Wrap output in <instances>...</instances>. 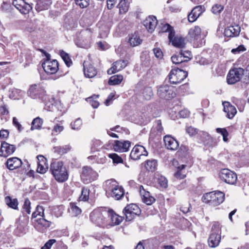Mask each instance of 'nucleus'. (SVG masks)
<instances>
[{
  "label": "nucleus",
  "instance_id": "f257e3e1",
  "mask_svg": "<svg viewBox=\"0 0 249 249\" xmlns=\"http://www.w3.org/2000/svg\"><path fill=\"white\" fill-rule=\"evenodd\" d=\"M50 170L55 179L59 182H64L68 180L69 174L63 162L54 161L51 164Z\"/></svg>",
  "mask_w": 249,
  "mask_h": 249
},
{
  "label": "nucleus",
  "instance_id": "f03ea898",
  "mask_svg": "<svg viewBox=\"0 0 249 249\" xmlns=\"http://www.w3.org/2000/svg\"><path fill=\"white\" fill-rule=\"evenodd\" d=\"M202 199L204 203L213 206H216L224 201L225 194L221 191H213L204 194Z\"/></svg>",
  "mask_w": 249,
  "mask_h": 249
},
{
  "label": "nucleus",
  "instance_id": "7ed1b4c3",
  "mask_svg": "<svg viewBox=\"0 0 249 249\" xmlns=\"http://www.w3.org/2000/svg\"><path fill=\"white\" fill-rule=\"evenodd\" d=\"M107 210L105 208H100L94 210L90 214L91 221L99 227L106 226L107 216L108 215Z\"/></svg>",
  "mask_w": 249,
  "mask_h": 249
},
{
  "label": "nucleus",
  "instance_id": "20e7f679",
  "mask_svg": "<svg viewBox=\"0 0 249 249\" xmlns=\"http://www.w3.org/2000/svg\"><path fill=\"white\" fill-rule=\"evenodd\" d=\"M29 96L33 99H39L45 102L47 95L44 87L40 84L32 85L28 91Z\"/></svg>",
  "mask_w": 249,
  "mask_h": 249
},
{
  "label": "nucleus",
  "instance_id": "39448f33",
  "mask_svg": "<svg viewBox=\"0 0 249 249\" xmlns=\"http://www.w3.org/2000/svg\"><path fill=\"white\" fill-rule=\"evenodd\" d=\"M221 229L217 223H214L212 228V233L208 238V244L211 248L217 247L221 240Z\"/></svg>",
  "mask_w": 249,
  "mask_h": 249
},
{
  "label": "nucleus",
  "instance_id": "423d86ee",
  "mask_svg": "<svg viewBox=\"0 0 249 249\" xmlns=\"http://www.w3.org/2000/svg\"><path fill=\"white\" fill-rule=\"evenodd\" d=\"M92 31L90 29H87L81 32L80 36L75 41L76 45L80 48H88L89 47Z\"/></svg>",
  "mask_w": 249,
  "mask_h": 249
},
{
  "label": "nucleus",
  "instance_id": "0eeeda50",
  "mask_svg": "<svg viewBox=\"0 0 249 249\" xmlns=\"http://www.w3.org/2000/svg\"><path fill=\"white\" fill-rule=\"evenodd\" d=\"M244 70L241 68L231 69L227 76L228 84L232 85L239 81L244 74Z\"/></svg>",
  "mask_w": 249,
  "mask_h": 249
},
{
  "label": "nucleus",
  "instance_id": "6e6552de",
  "mask_svg": "<svg viewBox=\"0 0 249 249\" xmlns=\"http://www.w3.org/2000/svg\"><path fill=\"white\" fill-rule=\"evenodd\" d=\"M188 75L187 72L180 69L172 70L169 79L171 83L177 84L183 80Z\"/></svg>",
  "mask_w": 249,
  "mask_h": 249
},
{
  "label": "nucleus",
  "instance_id": "1a4fd4ad",
  "mask_svg": "<svg viewBox=\"0 0 249 249\" xmlns=\"http://www.w3.org/2000/svg\"><path fill=\"white\" fill-rule=\"evenodd\" d=\"M219 176L222 180L230 184H234L237 179L236 173L228 169H222Z\"/></svg>",
  "mask_w": 249,
  "mask_h": 249
},
{
  "label": "nucleus",
  "instance_id": "9d476101",
  "mask_svg": "<svg viewBox=\"0 0 249 249\" xmlns=\"http://www.w3.org/2000/svg\"><path fill=\"white\" fill-rule=\"evenodd\" d=\"M141 212L139 206L135 204H130L127 205L123 211L127 221H131L136 216L139 215Z\"/></svg>",
  "mask_w": 249,
  "mask_h": 249
},
{
  "label": "nucleus",
  "instance_id": "9b49d317",
  "mask_svg": "<svg viewBox=\"0 0 249 249\" xmlns=\"http://www.w3.org/2000/svg\"><path fill=\"white\" fill-rule=\"evenodd\" d=\"M98 176L97 173L94 171L91 167L84 166L83 167L81 174V178L83 181L86 183H89L95 179Z\"/></svg>",
  "mask_w": 249,
  "mask_h": 249
},
{
  "label": "nucleus",
  "instance_id": "f8f14e48",
  "mask_svg": "<svg viewBox=\"0 0 249 249\" xmlns=\"http://www.w3.org/2000/svg\"><path fill=\"white\" fill-rule=\"evenodd\" d=\"M157 93L160 98L166 100L171 99L176 95L173 87L167 85L160 86L158 89Z\"/></svg>",
  "mask_w": 249,
  "mask_h": 249
},
{
  "label": "nucleus",
  "instance_id": "ddd939ff",
  "mask_svg": "<svg viewBox=\"0 0 249 249\" xmlns=\"http://www.w3.org/2000/svg\"><path fill=\"white\" fill-rule=\"evenodd\" d=\"M148 152L145 147L141 145H136L132 149L130 154V157L133 160H138L143 156H147Z\"/></svg>",
  "mask_w": 249,
  "mask_h": 249
},
{
  "label": "nucleus",
  "instance_id": "4468645a",
  "mask_svg": "<svg viewBox=\"0 0 249 249\" xmlns=\"http://www.w3.org/2000/svg\"><path fill=\"white\" fill-rule=\"evenodd\" d=\"M13 4L22 14H27L32 9L31 5L24 0H13Z\"/></svg>",
  "mask_w": 249,
  "mask_h": 249
},
{
  "label": "nucleus",
  "instance_id": "2eb2a0df",
  "mask_svg": "<svg viewBox=\"0 0 249 249\" xmlns=\"http://www.w3.org/2000/svg\"><path fill=\"white\" fill-rule=\"evenodd\" d=\"M168 38L174 47L179 49L185 48L186 44L184 38L180 36H175V32H170L168 34Z\"/></svg>",
  "mask_w": 249,
  "mask_h": 249
},
{
  "label": "nucleus",
  "instance_id": "dca6fc26",
  "mask_svg": "<svg viewBox=\"0 0 249 249\" xmlns=\"http://www.w3.org/2000/svg\"><path fill=\"white\" fill-rule=\"evenodd\" d=\"M131 145V142L129 141L116 140L112 143V147L116 152H125L128 151Z\"/></svg>",
  "mask_w": 249,
  "mask_h": 249
},
{
  "label": "nucleus",
  "instance_id": "f3484780",
  "mask_svg": "<svg viewBox=\"0 0 249 249\" xmlns=\"http://www.w3.org/2000/svg\"><path fill=\"white\" fill-rule=\"evenodd\" d=\"M42 66L44 71L50 74L55 73L58 69V64L56 60L47 59L42 63Z\"/></svg>",
  "mask_w": 249,
  "mask_h": 249
},
{
  "label": "nucleus",
  "instance_id": "a211bd4d",
  "mask_svg": "<svg viewBox=\"0 0 249 249\" xmlns=\"http://www.w3.org/2000/svg\"><path fill=\"white\" fill-rule=\"evenodd\" d=\"M107 212L108 215L107 216L106 226L119 225L123 221V217L116 214L112 210H107Z\"/></svg>",
  "mask_w": 249,
  "mask_h": 249
},
{
  "label": "nucleus",
  "instance_id": "6ab92c4d",
  "mask_svg": "<svg viewBox=\"0 0 249 249\" xmlns=\"http://www.w3.org/2000/svg\"><path fill=\"white\" fill-rule=\"evenodd\" d=\"M16 149V147L15 145L10 144L5 142H3L1 144L0 156L7 157L12 154L15 151Z\"/></svg>",
  "mask_w": 249,
  "mask_h": 249
},
{
  "label": "nucleus",
  "instance_id": "aec40b11",
  "mask_svg": "<svg viewBox=\"0 0 249 249\" xmlns=\"http://www.w3.org/2000/svg\"><path fill=\"white\" fill-rule=\"evenodd\" d=\"M139 192L142 201L147 205H150L155 201V198L149 192L145 190L143 186H140Z\"/></svg>",
  "mask_w": 249,
  "mask_h": 249
},
{
  "label": "nucleus",
  "instance_id": "412c9836",
  "mask_svg": "<svg viewBox=\"0 0 249 249\" xmlns=\"http://www.w3.org/2000/svg\"><path fill=\"white\" fill-rule=\"evenodd\" d=\"M163 141L166 147L168 150L175 151L179 147L178 141L170 135L164 136Z\"/></svg>",
  "mask_w": 249,
  "mask_h": 249
},
{
  "label": "nucleus",
  "instance_id": "4be33fe9",
  "mask_svg": "<svg viewBox=\"0 0 249 249\" xmlns=\"http://www.w3.org/2000/svg\"><path fill=\"white\" fill-rule=\"evenodd\" d=\"M173 164L177 168V171L174 174L175 177L180 179L185 178L186 176L185 168L187 167V165L185 164L180 165L176 160L173 161Z\"/></svg>",
  "mask_w": 249,
  "mask_h": 249
},
{
  "label": "nucleus",
  "instance_id": "5701e85b",
  "mask_svg": "<svg viewBox=\"0 0 249 249\" xmlns=\"http://www.w3.org/2000/svg\"><path fill=\"white\" fill-rule=\"evenodd\" d=\"M127 64L126 61L119 60L113 63L112 67L107 71L108 74L116 73L124 69Z\"/></svg>",
  "mask_w": 249,
  "mask_h": 249
},
{
  "label": "nucleus",
  "instance_id": "b1692460",
  "mask_svg": "<svg viewBox=\"0 0 249 249\" xmlns=\"http://www.w3.org/2000/svg\"><path fill=\"white\" fill-rule=\"evenodd\" d=\"M158 21L155 16H150L147 17L143 22V25L146 29L152 33L155 29Z\"/></svg>",
  "mask_w": 249,
  "mask_h": 249
},
{
  "label": "nucleus",
  "instance_id": "393cba45",
  "mask_svg": "<svg viewBox=\"0 0 249 249\" xmlns=\"http://www.w3.org/2000/svg\"><path fill=\"white\" fill-rule=\"evenodd\" d=\"M240 31V27L239 25H231L225 28L224 35L227 37L237 36L239 35Z\"/></svg>",
  "mask_w": 249,
  "mask_h": 249
},
{
  "label": "nucleus",
  "instance_id": "a878e982",
  "mask_svg": "<svg viewBox=\"0 0 249 249\" xmlns=\"http://www.w3.org/2000/svg\"><path fill=\"white\" fill-rule=\"evenodd\" d=\"M18 26L21 30L29 33L33 32L36 29L34 24L29 20H19Z\"/></svg>",
  "mask_w": 249,
  "mask_h": 249
},
{
  "label": "nucleus",
  "instance_id": "bb28decb",
  "mask_svg": "<svg viewBox=\"0 0 249 249\" xmlns=\"http://www.w3.org/2000/svg\"><path fill=\"white\" fill-rule=\"evenodd\" d=\"M22 164L20 159L17 157L9 158L6 162L8 169L13 170L20 167Z\"/></svg>",
  "mask_w": 249,
  "mask_h": 249
},
{
  "label": "nucleus",
  "instance_id": "cd10ccee",
  "mask_svg": "<svg viewBox=\"0 0 249 249\" xmlns=\"http://www.w3.org/2000/svg\"><path fill=\"white\" fill-rule=\"evenodd\" d=\"M37 159L38 161L37 172L40 174H44L48 168V165L46 163L47 159L41 155L37 156Z\"/></svg>",
  "mask_w": 249,
  "mask_h": 249
},
{
  "label": "nucleus",
  "instance_id": "c85d7f7f",
  "mask_svg": "<svg viewBox=\"0 0 249 249\" xmlns=\"http://www.w3.org/2000/svg\"><path fill=\"white\" fill-rule=\"evenodd\" d=\"M223 105L224 111L227 113V117L230 119H232L237 113L236 108L228 102H224Z\"/></svg>",
  "mask_w": 249,
  "mask_h": 249
},
{
  "label": "nucleus",
  "instance_id": "c756f323",
  "mask_svg": "<svg viewBox=\"0 0 249 249\" xmlns=\"http://www.w3.org/2000/svg\"><path fill=\"white\" fill-rule=\"evenodd\" d=\"M84 72L86 77L92 78L96 75L97 71L92 65L88 64L86 62H84Z\"/></svg>",
  "mask_w": 249,
  "mask_h": 249
},
{
  "label": "nucleus",
  "instance_id": "7c9ffc66",
  "mask_svg": "<svg viewBox=\"0 0 249 249\" xmlns=\"http://www.w3.org/2000/svg\"><path fill=\"white\" fill-rule=\"evenodd\" d=\"M124 195V189L120 186H117L116 188L108 193L107 196L112 197L116 200L120 199Z\"/></svg>",
  "mask_w": 249,
  "mask_h": 249
},
{
  "label": "nucleus",
  "instance_id": "2f4dec72",
  "mask_svg": "<svg viewBox=\"0 0 249 249\" xmlns=\"http://www.w3.org/2000/svg\"><path fill=\"white\" fill-rule=\"evenodd\" d=\"M51 222L44 218L38 219L36 223V228L40 231H43L51 225Z\"/></svg>",
  "mask_w": 249,
  "mask_h": 249
},
{
  "label": "nucleus",
  "instance_id": "473e14b6",
  "mask_svg": "<svg viewBox=\"0 0 249 249\" xmlns=\"http://www.w3.org/2000/svg\"><path fill=\"white\" fill-rule=\"evenodd\" d=\"M51 3V0H38L36 5V9L38 12L47 10Z\"/></svg>",
  "mask_w": 249,
  "mask_h": 249
},
{
  "label": "nucleus",
  "instance_id": "72a5a7b5",
  "mask_svg": "<svg viewBox=\"0 0 249 249\" xmlns=\"http://www.w3.org/2000/svg\"><path fill=\"white\" fill-rule=\"evenodd\" d=\"M118 186L117 182L113 179L106 180L104 184V187L105 190L106 191V195L110 193L111 191L114 190Z\"/></svg>",
  "mask_w": 249,
  "mask_h": 249
},
{
  "label": "nucleus",
  "instance_id": "f704fd0d",
  "mask_svg": "<svg viewBox=\"0 0 249 249\" xmlns=\"http://www.w3.org/2000/svg\"><path fill=\"white\" fill-rule=\"evenodd\" d=\"M188 34L190 37V39L204 36L201 34V29L198 26H195V27L191 28L189 31Z\"/></svg>",
  "mask_w": 249,
  "mask_h": 249
},
{
  "label": "nucleus",
  "instance_id": "c9c22d12",
  "mask_svg": "<svg viewBox=\"0 0 249 249\" xmlns=\"http://www.w3.org/2000/svg\"><path fill=\"white\" fill-rule=\"evenodd\" d=\"M128 41L131 46L135 47L140 44L142 42V40L139 36L135 33L129 36Z\"/></svg>",
  "mask_w": 249,
  "mask_h": 249
},
{
  "label": "nucleus",
  "instance_id": "e433bc0d",
  "mask_svg": "<svg viewBox=\"0 0 249 249\" xmlns=\"http://www.w3.org/2000/svg\"><path fill=\"white\" fill-rule=\"evenodd\" d=\"M193 46L195 48H199L203 46L205 43L204 36L191 39Z\"/></svg>",
  "mask_w": 249,
  "mask_h": 249
},
{
  "label": "nucleus",
  "instance_id": "4c0bfd02",
  "mask_svg": "<svg viewBox=\"0 0 249 249\" xmlns=\"http://www.w3.org/2000/svg\"><path fill=\"white\" fill-rule=\"evenodd\" d=\"M144 166L147 170L153 172L156 169L157 161L154 159L147 160Z\"/></svg>",
  "mask_w": 249,
  "mask_h": 249
},
{
  "label": "nucleus",
  "instance_id": "58836bf2",
  "mask_svg": "<svg viewBox=\"0 0 249 249\" xmlns=\"http://www.w3.org/2000/svg\"><path fill=\"white\" fill-rule=\"evenodd\" d=\"M43 123V120L40 117H38L35 118L32 122L31 130L40 129Z\"/></svg>",
  "mask_w": 249,
  "mask_h": 249
},
{
  "label": "nucleus",
  "instance_id": "ea45409f",
  "mask_svg": "<svg viewBox=\"0 0 249 249\" xmlns=\"http://www.w3.org/2000/svg\"><path fill=\"white\" fill-rule=\"evenodd\" d=\"M123 79V76L120 74L112 76L109 78L108 83L109 85H118L121 83Z\"/></svg>",
  "mask_w": 249,
  "mask_h": 249
},
{
  "label": "nucleus",
  "instance_id": "a19ab883",
  "mask_svg": "<svg viewBox=\"0 0 249 249\" xmlns=\"http://www.w3.org/2000/svg\"><path fill=\"white\" fill-rule=\"evenodd\" d=\"M71 146L69 144L62 146H56L54 147V152L59 154L63 155L67 153L71 149Z\"/></svg>",
  "mask_w": 249,
  "mask_h": 249
},
{
  "label": "nucleus",
  "instance_id": "79ce46f5",
  "mask_svg": "<svg viewBox=\"0 0 249 249\" xmlns=\"http://www.w3.org/2000/svg\"><path fill=\"white\" fill-rule=\"evenodd\" d=\"M117 7L119 9L120 14H124L128 11L129 5L126 0H120Z\"/></svg>",
  "mask_w": 249,
  "mask_h": 249
},
{
  "label": "nucleus",
  "instance_id": "37998d69",
  "mask_svg": "<svg viewBox=\"0 0 249 249\" xmlns=\"http://www.w3.org/2000/svg\"><path fill=\"white\" fill-rule=\"evenodd\" d=\"M5 201L9 207L13 209L18 208V201L16 198L12 199L11 197L7 196L5 198Z\"/></svg>",
  "mask_w": 249,
  "mask_h": 249
},
{
  "label": "nucleus",
  "instance_id": "c03bdc74",
  "mask_svg": "<svg viewBox=\"0 0 249 249\" xmlns=\"http://www.w3.org/2000/svg\"><path fill=\"white\" fill-rule=\"evenodd\" d=\"M25 92L19 89H15L12 90L10 97L14 100L19 99L20 98L24 96Z\"/></svg>",
  "mask_w": 249,
  "mask_h": 249
},
{
  "label": "nucleus",
  "instance_id": "a18cd8bd",
  "mask_svg": "<svg viewBox=\"0 0 249 249\" xmlns=\"http://www.w3.org/2000/svg\"><path fill=\"white\" fill-rule=\"evenodd\" d=\"M179 53L180 56H182V58L184 60V62H188L190 61L193 57L191 51L189 50H185L184 49H180Z\"/></svg>",
  "mask_w": 249,
  "mask_h": 249
},
{
  "label": "nucleus",
  "instance_id": "49530a36",
  "mask_svg": "<svg viewBox=\"0 0 249 249\" xmlns=\"http://www.w3.org/2000/svg\"><path fill=\"white\" fill-rule=\"evenodd\" d=\"M22 213L23 215L29 214L31 213V202L28 198L24 200Z\"/></svg>",
  "mask_w": 249,
  "mask_h": 249
},
{
  "label": "nucleus",
  "instance_id": "de8ad7c7",
  "mask_svg": "<svg viewBox=\"0 0 249 249\" xmlns=\"http://www.w3.org/2000/svg\"><path fill=\"white\" fill-rule=\"evenodd\" d=\"M91 145L92 151H98L102 147L103 142L99 140H93L91 142Z\"/></svg>",
  "mask_w": 249,
  "mask_h": 249
},
{
  "label": "nucleus",
  "instance_id": "09e8293b",
  "mask_svg": "<svg viewBox=\"0 0 249 249\" xmlns=\"http://www.w3.org/2000/svg\"><path fill=\"white\" fill-rule=\"evenodd\" d=\"M60 55L64 62L68 67H70L72 64V61L70 58L69 54L63 51L60 52Z\"/></svg>",
  "mask_w": 249,
  "mask_h": 249
},
{
  "label": "nucleus",
  "instance_id": "8fccbe9b",
  "mask_svg": "<svg viewBox=\"0 0 249 249\" xmlns=\"http://www.w3.org/2000/svg\"><path fill=\"white\" fill-rule=\"evenodd\" d=\"M142 93L143 98L146 100H150L153 96L152 89L150 87L144 88Z\"/></svg>",
  "mask_w": 249,
  "mask_h": 249
},
{
  "label": "nucleus",
  "instance_id": "3c124183",
  "mask_svg": "<svg viewBox=\"0 0 249 249\" xmlns=\"http://www.w3.org/2000/svg\"><path fill=\"white\" fill-rule=\"evenodd\" d=\"M108 157L112 160L113 163L118 164L123 162V159L116 153L109 154Z\"/></svg>",
  "mask_w": 249,
  "mask_h": 249
},
{
  "label": "nucleus",
  "instance_id": "603ef678",
  "mask_svg": "<svg viewBox=\"0 0 249 249\" xmlns=\"http://www.w3.org/2000/svg\"><path fill=\"white\" fill-rule=\"evenodd\" d=\"M216 131L217 133L220 134L223 136V140L225 142H228V136L229 133L226 128H217Z\"/></svg>",
  "mask_w": 249,
  "mask_h": 249
},
{
  "label": "nucleus",
  "instance_id": "864d4df0",
  "mask_svg": "<svg viewBox=\"0 0 249 249\" xmlns=\"http://www.w3.org/2000/svg\"><path fill=\"white\" fill-rule=\"evenodd\" d=\"M70 206L71 213L73 216H76L81 213V209L77 206L75 203H71L70 204Z\"/></svg>",
  "mask_w": 249,
  "mask_h": 249
},
{
  "label": "nucleus",
  "instance_id": "5fc2aeb1",
  "mask_svg": "<svg viewBox=\"0 0 249 249\" xmlns=\"http://www.w3.org/2000/svg\"><path fill=\"white\" fill-rule=\"evenodd\" d=\"M171 60L172 62L175 64H179L184 62L182 56H180L179 53L173 55L171 57Z\"/></svg>",
  "mask_w": 249,
  "mask_h": 249
},
{
  "label": "nucleus",
  "instance_id": "6e6d98bb",
  "mask_svg": "<svg viewBox=\"0 0 249 249\" xmlns=\"http://www.w3.org/2000/svg\"><path fill=\"white\" fill-rule=\"evenodd\" d=\"M158 183L162 188H166L168 186V180L166 178L163 176H161L158 178Z\"/></svg>",
  "mask_w": 249,
  "mask_h": 249
},
{
  "label": "nucleus",
  "instance_id": "4d7b16f0",
  "mask_svg": "<svg viewBox=\"0 0 249 249\" xmlns=\"http://www.w3.org/2000/svg\"><path fill=\"white\" fill-rule=\"evenodd\" d=\"M99 97V95H94L88 98V101L89 102L91 106L94 108H97L99 106V103L98 101L94 100L97 99Z\"/></svg>",
  "mask_w": 249,
  "mask_h": 249
},
{
  "label": "nucleus",
  "instance_id": "13d9d810",
  "mask_svg": "<svg viewBox=\"0 0 249 249\" xmlns=\"http://www.w3.org/2000/svg\"><path fill=\"white\" fill-rule=\"evenodd\" d=\"M44 210L42 206H37L35 212L32 213V217L35 218L37 215H40L42 217L44 216Z\"/></svg>",
  "mask_w": 249,
  "mask_h": 249
},
{
  "label": "nucleus",
  "instance_id": "bf43d9fd",
  "mask_svg": "<svg viewBox=\"0 0 249 249\" xmlns=\"http://www.w3.org/2000/svg\"><path fill=\"white\" fill-rule=\"evenodd\" d=\"M82 124V121L81 119L78 118L73 122L71 123V128L73 130H79Z\"/></svg>",
  "mask_w": 249,
  "mask_h": 249
},
{
  "label": "nucleus",
  "instance_id": "052dcab7",
  "mask_svg": "<svg viewBox=\"0 0 249 249\" xmlns=\"http://www.w3.org/2000/svg\"><path fill=\"white\" fill-rule=\"evenodd\" d=\"M204 11V8L202 6H197L194 8L191 11L193 14L196 15V17L197 16L198 18Z\"/></svg>",
  "mask_w": 249,
  "mask_h": 249
},
{
  "label": "nucleus",
  "instance_id": "680f3d73",
  "mask_svg": "<svg viewBox=\"0 0 249 249\" xmlns=\"http://www.w3.org/2000/svg\"><path fill=\"white\" fill-rule=\"evenodd\" d=\"M89 190L87 188H83L81 192V195L80 198L83 201H87L89 199Z\"/></svg>",
  "mask_w": 249,
  "mask_h": 249
},
{
  "label": "nucleus",
  "instance_id": "e2e57ef3",
  "mask_svg": "<svg viewBox=\"0 0 249 249\" xmlns=\"http://www.w3.org/2000/svg\"><path fill=\"white\" fill-rule=\"evenodd\" d=\"M223 5L216 4L212 7V11L214 14H218L223 11Z\"/></svg>",
  "mask_w": 249,
  "mask_h": 249
},
{
  "label": "nucleus",
  "instance_id": "0e129e2a",
  "mask_svg": "<svg viewBox=\"0 0 249 249\" xmlns=\"http://www.w3.org/2000/svg\"><path fill=\"white\" fill-rule=\"evenodd\" d=\"M120 127L119 125H117L114 127L110 128L109 130L107 131V134L113 138H118V136L116 134L114 133L113 131L119 132Z\"/></svg>",
  "mask_w": 249,
  "mask_h": 249
},
{
  "label": "nucleus",
  "instance_id": "69168bd1",
  "mask_svg": "<svg viewBox=\"0 0 249 249\" xmlns=\"http://www.w3.org/2000/svg\"><path fill=\"white\" fill-rule=\"evenodd\" d=\"M64 129V127L58 124L55 125L52 130V134L53 135H57L62 132Z\"/></svg>",
  "mask_w": 249,
  "mask_h": 249
},
{
  "label": "nucleus",
  "instance_id": "338daca9",
  "mask_svg": "<svg viewBox=\"0 0 249 249\" xmlns=\"http://www.w3.org/2000/svg\"><path fill=\"white\" fill-rule=\"evenodd\" d=\"M160 31L162 33L168 32L169 34L170 32H175L173 28L167 23L162 24Z\"/></svg>",
  "mask_w": 249,
  "mask_h": 249
},
{
  "label": "nucleus",
  "instance_id": "774afa93",
  "mask_svg": "<svg viewBox=\"0 0 249 249\" xmlns=\"http://www.w3.org/2000/svg\"><path fill=\"white\" fill-rule=\"evenodd\" d=\"M245 76L243 79V82L247 84H249V64L247 66L245 72H244Z\"/></svg>",
  "mask_w": 249,
  "mask_h": 249
}]
</instances>
